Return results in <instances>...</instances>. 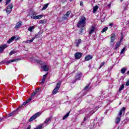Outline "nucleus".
Returning <instances> with one entry per match:
<instances>
[{
	"mask_svg": "<svg viewBox=\"0 0 129 129\" xmlns=\"http://www.w3.org/2000/svg\"><path fill=\"white\" fill-rule=\"evenodd\" d=\"M86 24V18L84 17H82L77 24V27L81 28V32L83 30V28L85 27Z\"/></svg>",
	"mask_w": 129,
	"mask_h": 129,
	"instance_id": "f257e3e1",
	"label": "nucleus"
},
{
	"mask_svg": "<svg viewBox=\"0 0 129 129\" xmlns=\"http://www.w3.org/2000/svg\"><path fill=\"white\" fill-rule=\"evenodd\" d=\"M125 111V107H123L122 108H121L118 113V115L119 116H117L116 118L115 123L118 124L119 123L120 121V118L121 117V116L122 115V112H124Z\"/></svg>",
	"mask_w": 129,
	"mask_h": 129,
	"instance_id": "f03ea898",
	"label": "nucleus"
},
{
	"mask_svg": "<svg viewBox=\"0 0 129 129\" xmlns=\"http://www.w3.org/2000/svg\"><path fill=\"white\" fill-rule=\"evenodd\" d=\"M61 86V82L59 81L56 85V87L53 89L52 91L53 95H55L56 93H58V91L60 89V87Z\"/></svg>",
	"mask_w": 129,
	"mask_h": 129,
	"instance_id": "7ed1b4c3",
	"label": "nucleus"
},
{
	"mask_svg": "<svg viewBox=\"0 0 129 129\" xmlns=\"http://www.w3.org/2000/svg\"><path fill=\"white\" fill-rule=\"evenodd\" d=\"M43 17V16L42 15L36 16V14H35V13L31 14V19H34V20H39L42 19Z\"/></svg>",
	"mask_w": 129,
	"mask_h": 129,
	"instance_id": "20e7f679",
	"label": "nucleus"
},
{
	"mask_svg": "<svg viewBox=\"0 0 129 129\" xmlns=\"http://www.w3.org/2000/svg\"><path fill=\"white\" fill-rule=\"evenodd\" d=\"M41 115V113L37 112V113L33 115L31 117V118L29 119V122H31V121H33V120H34V119H36L38 116H40Z\"/></svg>",
	"mask_w": 129,
	"mask_h": 129,
	"instance_id": "39448f33",
	"label": "nucleus"
},
{
	"mask_svg": "<svg viewBox=\"0 0 129 129\" xmlns=\"http://www.w3.org/2000/svg\"><path fill=\"white\" fill-rule=\"evenodd\" d=\"M13 8H14V5L12 4H9L7 8L6 12L7 14H11L12 13V11L13 10Z\"/></svg>",
	"mask_w": 129,
	"mask_h": 129,
	"instance_id": "423d86ee",
	"label": "nucleus"
},
{
	"mask_svg": "<svg viewBox=\"0 0 129 129\" xmlns=\"http://www.w3.org/2000/svg\"><path fill=\"white\" fill-rule=\"evenodd\" d=\"M114 40H115V34L112 33L111 36V42H110L111 46H113L114 44Z\"/></svg>",
	"mask_w": 129,
	"mask_h": 129,
	"instance_id": "0eeeda50",
	"label": "nucleus"
},
{
	"mask_svg": "<svg viewBox=\"0 0 129 129\" xmlns=\"http://www.w3.org/2000/svg\"><path fill=\"white\" fill-rule=\"evenodd\" d=\"M18 110H19V108H17L16 110L8 114L7 116L10 117V116H13V115H15V114H18V113H19Z\"/></svg>",
	"mask_w": 129,
	"mask_h": 129,
	"instance_id": "6e6552de",
	"label": "nucleus"
},
{
	"mask_svg": "<svg viewBox=\"0 0 129 129\" xmlns=\"http://www.w3.org/2000/svg\"><path fill=\"white\" fill-rule=\"evenodd\" d=\"M82 56V53L81 52H77L75 54V59H80Z\"/></svg>",
	"mask_w": 129,
	"mask_h": 129,
	"instance_id": "1a4fd4ad",
	"label": "nucleus"
},
{
	"mask_svg": "<svg viewBox=\"0 0 129 129\" xmlns=\"http://www.w3.org/2000/svg\"><path fill=\"white\" fill-rule=\"evenodd\" d=\"M95 30V25L92 26L91 28L90 29L89 35H92L93 32Z\"/></svg>",
	"mask_w": 129,
	"mask_h": 129,
	"instance_id": "9d476101",
	"label": "nucleus"
},
{
	"mask_svg": "<svg viewBox=\"0 0 129 129\" xmlns=\"http://www.w3.org/2000/svg\"><path fill=\"white\" fill-rule=\"evenodd\" d=\"M8 47V45L7 44H4L2 46H0V53H3V51L4 50L5 48H7Z\"/></svg>",
	"mask_w": 129,
	"mask_h": 129,
	"instance_id": "9b49d317",
	"label": "nucleus"
},
{
	"mask_svg": "<svg viewBox=\"0 0 129 129\" xmlns=\"http://www.w3.org/2000/svg\"><path fill=\"white\" fill-rule=\"evenodd\" d=\"M41 69H42L43 71H48L49 67L47 66H41Z\"/></svg>",
	"mask_w": 129,
	"mask_h": 129,
	"instance_id": "f8f14e48",
	"label": "nucleus"
},
{
	"mask_svg": "<svg viewBox=\"0 0 129 129\" xmlns=\"http://www.w3.org/2000/svg\"><path fill=\"white\" fill-rule=\"evenodd\" d=\"M22 27V22L20 21L16 24L15 29H19Z\"/></svg>",
	"mask_w": 129,
	"mask_h": 129,
	"instance_id": "ddd939ff",
	"label": "nucleus"
},
{
	"mask_svg": "<svg viewBox=\"0 0 129 129\" xmlns=\"http://www.w3.org/2000/svg\"><path fill=\"white\" fill-rule=\"evenodd\" d=\"M81 73L77 74L75 77L76 80H80V78H81Z\"/></svg>",
	"mask_w": 129,
	"mask_h": 129,
	"instance_id": "4468645a",
	"label": "nucleus"
},
{
	"mask_svg": "<svg viewBox=\"0 0 129 129\" xmlns=\"http://www.w3.org/2000/svg\"><path fill=\"white\" fill-rule=\"evenodd\" d=\"M91 59H92V56L90 55H88L86 56L85 60L89 61V60H91Z\"/></svg>",
	"mask_w": 129,
	"mask_h": 129,
	"instance_id": "2eb2a0df",
	"label": "nucleus"
},
{
	"mask_svg": "<svg viewBox=\"0 0 129 129\" xmlns=\"http://www.w3.org/2000/svg\"><path fill=\"white\" fill-rule=\"evenodd\" d=\"M36 62H37L39 64H40V65H46V62H43L40 59L36 60Z\"/></svg>",
	"mask_w": 129,
	"mask_h": 129,
	"instance_id": "dca6fc26",
	"label": "nucleus"
},
{
	"mask_svg": "<svg viewBox=\"0 0 129 129\" xmlns=\"http://www.w3.org/2000/svg\"><path fill=\"white\" fill-rule=\"evenodd\" d=\"M15 36H13L8 41L7 43L8 44H10V43H12V42H13V41H14V40H15Z\"/></svg>",
	"mask_w": 129,
	"mask_h": 129,
	"instance_id": "f3484780",
	"label": "nucleus"
},
{
	"mask_svg": "<svg viewBox=\"0 0 129 129\" xmlns=\"http://www.w3.org/2000/svg\"><path fill=\"white\" fill-rule=\"evenodd\" d=\"M71 14V12L68 11L66 14V15H64V17H63V19H64L65 20H66V19H67L69 17V15H70Z\"/></svg>",
	"mask_w": 129,
	"mask_h": 129,
	"instance_id": "a211bd4d",
	"label": "nucleus"
},
{
	"mask_svg": "<svg viewBox=\"0 0 129 129\" xmlns=\"http://www.w3.org/2000/svg\"><path fill=\"white\" fill-rule=\"evenodd\" d=\"M19 60H20V59H12V60H8V61L6 62V63H10L13 62H16V61H19Z\"/></svg>",
	"mask_w": 129,
	"mask_h": 129,
	"instance_id": "6ab92c4d",
	"label": "nucleus"
},
{
	"mask_svg": "<svg viewBox=\"0 0 129 129\" xmlns=\"http://www.w3.org/2000/svg\"><path fill=\"white\" fill-rule=\"evenodd\" d=\"M98 10V7L97 6H95L93 9V14H95V13Z\"/></svg>",
	"mask_w": 129,
	"mask_h": 129,
	"instance_id": "aec40b11",
	"label": "nucleus"
},
{
	"mask_svg": "<svg viewBox=\"0 0 129 129\" xmlns=\"http://www.w3.org/2000/svg\"><path fill=\"white\" fill-rule=\"evenodd\" d=\"M127 69L126 68H123L121 69V73H122V74H124V73H125V71H126Z\"/></svg>",
	"mask_w": 129,
	"mask_h": 129,
	"instance_id": "412c9836",
	"label": "nucleus"
},
{
	"mask_svg": "<svg viewBox=\"0 0 129 129\" xmlns=\"http://www.w3.org/2000/svg\"><path fill=\"white\" fill-rule=\"evenodd\" d=\"M35 29V26H31L29 28H28V31H29L30 32H31V33H32V32H33V30H34Z\"/></svg>",
	"mask_w": 129,
	"mask_h": 129,
	"instance_id": "4be33fe9",
	"label": "nucleus"
},
{
	"mask_svg": "<svg viewBox=\"0 0 129 129\" xmlns=\"http://www.w3.org/2000/svg\"><path fill=\"white\" fill-rule=\"evenodd\" d=\"M80 44H81V39H79L77 41V44H76L77 47H79V45H80Z\"/></svg>",
	"mask_w": 129,
	"mask_h": 129,
	"instance_id": "5701e85b",
	"label": "nucleus"
},
{
	"mask_svg": "<svg viewBox=\"0 0 129 129\" xmlns=\"http://www.w3.org/2000/svg\"><path fill=\"white\" fill-rule=\"evenodd\" d=\"M48 6H49V3H47L45 5H44V7L42 8V11H45L47 8H48Z\"/></svg>",
	"mask_w": 129,
	"mask_h": 129,
	"instance_id": "b1692460",
	"label": "nucleus"
},
{
	"mask_svg": "<svg viewBox=\"0 0 129 129\" xmlns=\"http://www.w3.org/2000/svg\"><path fill=\"white\" fill-rule=\"evenodd\" d=\"M47 23V20L44 19L39 21V24H45Z\"/></svg>",
	"mask_w": 129,
	"mask_h": 129,
	"instance_id": "393cba45",
	"label": "nucleus"
},
{
	"mask_svg": "<svg viewBox=\"0 0 129 129\" xmlns=\"http://www.w3.org/2000/svg\"><path fill=\"white\" fill-rule=\"evenodd\" d=\"M69 113H70V112H68V113H67L64 116H63L62 119L64 120V119H66V118H67V117H68V116H69Z\"/></svg>",
	"mask_w": 129,
	"mask_h": 129,
	"instance_id": "a878e982",
	"label": "nucleus"
},
{
	"mask_svg": "<svg viewBox=\"0 0 129 129\" xmlns=\"http://www.w3.org/2000/svg\"><path fill=\"white\" fill-rule=\"evenodd\" d=\"M88 90H89V85L86 86L83 92H85V91H87Z\"/></svg>",
	"mask_w": 129,
	"mask_h": 129,
	"instance_id": "bb28decb",
	"label": "nucleus"
},
{
	"mask_svg": "<svg viewBox=\"0 0 129 129\" xmlns=\"http://www.w3.org/2000/svg\"><path fill=\"white\" fill-rule=\"evenodd\" d=\"M37 38H38V35H35V36L33 38L30 40V43H32V42H33L34 40H35V39H37Z\"/></svg>",
	"mask_w": 129,
	"mask_h": 129,
	"instance_id": "cd10ccee",
	"label": "nucleus"
},
{
	"mask_svg": "<svg viewBox=\"0 0 129 129\" xmlns=\"http://www.w3.org/2000/svg\"><path fill=\"white\" fill-rule=\"evenodd\" d=\"M84 94H83V92H80L78 95L79 98H81L82 96H84Z\"/></svg>",
	"mask_w": 129,
	"mask_h": 129,
	"instance_id": "c85d7f7f",
	"label": "nucleus"
},
{
	"mask_svg": "<svg viewBox=\"0 0 129 129\" xmlns=\"http://www.w3.org/2000/svg\"><path fill=\"white\" fill-rule=\"evenodd\" d=\"M50 120H51V118H46L45 121L44 122L43 124H44V123H48V122H49Z\"/></svg>",
	"mask_w": 129,
	"mask_h": 129,
	"instance_id": "c756f323",
	"label": "nucleus"
},
{
	"mask_svg": "<svg viewBox=\"0 0 129 129\" xmlns=\"http://www.w3.org/2000/svg\"><path fill=\"white\" fill-rule=\"evenodd\" d=\"M124 88V85L122 84L119 89V92L121 91V90H122V89H123Z\"/></svg>",
	"mask_w": 129,
	"mask_h": 129,
	"instance_id": "7c9ffc66",
	"label": "nucleus"
},
{
	"mask_svg": "<svg viewBox=\"0 0 129 129\" xmlns=\"http://www.w3.org/2000/svg\"><path fill=\"white\" fill-rule=\"evenodd\" d=\"M17 52V51L16 50H12L10 52L9 54L11 56V55H13V54H16Z\"/></svg>",
	"mask_w": 129,
	"mask_h": 129,
	"instance_id": "2f4dec72",
	"label": "nucleus"
},
{
	"mask_svg": "<svg viewBox=\"0 0 129 129\" xmlns=\"http://www.w3.org/2000/svg\"><path fill=\"white\" fill-rule=\"evenodd\" d=\"M120 46V42H117L115 45V49H117Z\"/></svg>",
	"mask_w": 129,
	"mask_h": 129,
	"instance_id": "473e14b6",
	"label": "nucleus"
},
{
	"mask_svg": "<svg viewBox=\"0 0 129 129\" xmlns=\"http://www.w3.org/2000/svg\"><path fill=\"white\" fill-rule=\"evenodd\" d=\"M104 64H105V62L104 61L101 63V64L100 65V67L99 68V69H100L101 68H102L103 66H104Z\"/></svg>",
	"mask_w": 129,
	"mask_h": 129,
	"instance_id": "72a5a7b5",
	"label": "nucleus"
},
{
	"mask_svg": "<svg viewBox=\"0 0 129 129\" xmlns=\"http://www.w3.org/2000/svg\"><path fill=\"white\" fill-rule=\"evenodd\" d=\"M108 29V27H105L102 30L101 33H104V32H106V31H107Z\"/></svg>",
	"mask_w": 129,
	"mask_h": 129,
	"instance_id": "f704fd0d",
	"label": "nucleus"
},
{
	"mask_svg": "<svg viewBox=\"0 0 129 129\" xmlns=\"http://www.w3.org/2000/svg\"><path fill=\"white\" fill-rule=\"evenodd\" d=\"M125 52V47H123L122 50L120 52V54L121 55L122 54H123Z\"/></svg>",
	"mask_w": 129,
	"mask_h": 129,
	"instance_id": "c9c22d12",
	"label": "nucleus"
},
{
	"mask_svg": "<svg viewBox=\"0 0 129 129\" xmlns=\"http://www.w3.org/2000/svg\"><path fill=\"white\" fill-rule=\"evenodd\" d=\"M11 1L12 0H6V6H8V5L11 3Z\"/></svg>",
	"mask_w": 129,
	"mask_h": 129,
	"instance_id": "e433bc0d",
	"label": "nucleus"
},
{
	"mask_svg": "<svg viewBox=\"0 0 129 129\" xmlns=\"http://www.w3.org/2000/svg\"><path fill=\"white\" fill-rule=\"evenodd\" d=\"M8 118V116H6L5 117H3L2 118H0V122L1 121H3V119H5V118Z\"/></svg>",
	"mask_w": 129,
	"mask_h": 129,
	"instance_id": "4c0bfd02",
	"label": "nucleus"
},
{
	"mask_svg": "<svg viewBox=\"0 0 129 129\" xmlns=\"http://www.w3.org/2000/svg\"><path fill=\"white\" fill-rule=\"evenodd\" d=\"M37 92H38V90H37L36 91V92H34L33 93H32V94L31 95V97H33V96H35V95H36Z\"/></svg>",
	"mask_w": 129,
	"mask_h": 129,
	"instance_id": "58836bf2",
	"label": "nucleus"
},
{
	"mask_svg": "<svg viewBox=\"0 0 129 129\" xmlns=\"http://www.w3.org/2000/svg\"><path fill=\"white\" fill-rule=\"evenodd\" d=\"M32 99H33L32 98H30L29 99H28V100L26 101V102L27 103H29V102H30V101H31V100H32Z\"/></svg>",
	"mask_w": 129,
	"mask_h": 129,
	"instance_id": "ea45409f",
	"label": "nucleus"
},
{
	"mask_svg": "<svg viewBox=\"0 0 129 129\" xmlns=\"http://www.w3.org/2000/svg\"><path fill=\"white\" fill-rule=\"evenodd\" d=\"M48 75V74H46L43 76V79H46L47 78V76Z\"/></svg>",
	"mask_w": 129,
	"mask_h": 129,
	"instance_id": "a19ab883",
	"label": "nucleus"
},
{
	"mask_svg": "<svg viewBox=\"0 0 129 129\" xmlns=\"http://www.w3.org/2000/svg\"><path fill=\"white\" fill-rule=\"evenodd\" d=\"M89 116H86L84 117V121H85V120H86L87 119H88L89 118Z\"/></svg>",
	"mask_w": 129,
	"mask_h": 129,
	"instance_id": "79ce46f5",
	"label": "nucleus"
},
{
	"mask_svg": "<svg viewBox=\"0 0 129 129\" xmlns=\"http://www.w3.org/2000/svg\"><path fill=\"white\" fill-rule=\"evenodd\" d=\"M45 79H42V80L41 81V83H42V84H44V83H45Z\"/></svg>",
	"mask_w": 129,
	"mask_h": 129,
	"instance_id": "37998d69",
	"label": "nucleus"
},
{
	"mask_svg": "<svg viewBox=\"0 0 129 129\" xmlns=\"http://www.w3.org/2000/svg\"><path fill=\"white\" fill-rule=\"evenodd\" d=\"M28 104V103H27V102H25L23 103L22 105H23L24 106H25V105H26Z\"/></svg>",
	"mask_w": 129,
	"mask_h": 129,
	"instance_id": "c03bdc74",
	"label": "nucleus"
},
{
	"mask_svg": "<svg viewBox=\"0 0 129 129\" xmlns=\"http://www.w3.org/2000/svg\"><path fill=\"white\" fill-rule=\"evenodd\" d=\"M126 86H128V85H129V80L127 81V82L126 83Z\"/></svg>",
	"mask_w": 129,
	"mask_h": 129,
	"instance_id": "a18cd8bd",
	"label": "nucleus"
},
{
	"mask_svg": "<svg viewBox=\"0 0 129 129\" xmlns=\"http://www.w3.org/2000/svg\"><path fill=\"white\" fill-rule=\"evenodd\" d=\"M26 43H31V41L30 40H28L26 41Z\"/></svg>",
	"mask_w": 129,
	"mask_h": 129,
	"instance_id": "49530a36",
	"label": "nucleus"
},
{
	"mask_svg": "<svg viewBox=\"0 0 129 129\" xmlns=\"http://www.w3.org/2000/svg\"><path fill=\"white\" fill-rule=\"evenodd\" d=\"M80 6H83V2H82V1H81V2H80Z\"/></svg>",
	"mask_w": 129,
	"mask_h": 129,
	"instance_id": "de8ad7c7",
	"label": "nucleus"
},
{
	"mask_svg": "<svg viewBox=\"0 0 129 129\" xmlns=\"http://www.w3.org/2000/svg\"><path fill=\"white\" fill-rule=\"evenodd\" d=\"M111 6V4H109L108 5V7H109V8H110Z\"/></svg>",
	"mask_w": 129,
	"mask_h": 129,
	"instance_id": "09e8293b",
	"label": "nucleus"
},
{
	"mask_svg": "<svg viewBox=\"0 0 129 129\" xmlns=\"http://www.w3.org/2000/svg\"><path fill=\"white\" fill-rule=\"evenodd\" d=\"M109 26H112V23L110 24Z\"/></svg>",
	"mask_w": 129,
	"mask_h": 129,
	"instance_id": "8fccbe9b",
	"label": "nucleus"
},
{
	"mask_svg": "<svg viewBox=\"0 0 129 129\" xmlns=\"http://www.w3.org/2000/svg\"><path fill=\"white\" fill-rule=\"evenodd\" d=\"M127 74H129V71L127 72Z\"/></svg>",
	"mask_w": 129,
	"mask_h": 129,
	"instance_id": "3c124183",
	"label": "nucleus"
},
{
	"mask_svg": "<svg viewBox=\"0 0 129 129\" xmlns=\"http://www.w3.org/2000/svg\"><path fill=\"white\" fill-rule=\"evenodd\" d=\"M1 2H3V0H0V3H1Z\"/></svg>",
	"mask_w": 129,
	"mask_h": 129,
	"instance_id": "603ef678",
	"label": "nucleus"
},
{
	"mask_svg": "<svg viewBox=\"0 0 129 129\" xmlns=\"http://www.w3.org/2000/svg\"><path fill=\"white\" fill-rule=\"evenodd\" d=\"M123 0H120V2H122Z\"/></svg>",
	"mask_w": 129,
	"mask_h": 129,
	"instance_id": "864d4df0",
	"label": "nucleus"
},
{
	"mask_svg": "<svg viewBox=\"0 0 129 129\" xmlns=\"http://www.w3.org/2000/svg\"><path fill=\"white\" fill-rule=\"evenodd\" d=\"M96 108H97V109H98V108L97 107H96Z\"/></svg>",
	"mask_w": 129,
	"mask_h": 129,
	"instance_id": "5fc2aeb1",
	"label": "nucleus"
}]
</instances>
